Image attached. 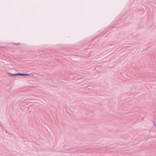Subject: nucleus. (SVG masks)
<instances>
[{
	"label": "nucleus",
	"mask_w": 156,
	"mask_h": 156,
	"mask_svg": "<svg viewBox=\"0 0 156 156\" xmlns=\"http://www.w3.org/2000/svg\"><path fill=\"white\" fill-rule=\"evenodd\" d=\"M9 75L12 76H16L17 75L20 76H29V74L23 73L11 74L9 73Z\"/></svg>",
	"instance_id": "obj_1"
}]
</instances>
